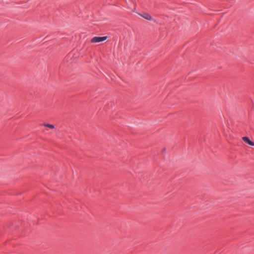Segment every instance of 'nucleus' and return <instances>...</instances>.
I'll return each mask as SVG.
<instances>
[{
  "mask_svg": "<svg viewBox=\"0 0 254 254\" xmlns=\"http://www.w3.org/2000/svg\"><path fill=\"white\" fill-rule=\"evenodd\" d=\"M141 15L144 18H145L148 20H150L151 19V16L148 13H144Z\"/></svg>",
  "mask_w": 254,
  "mask_h": 254,
  "instance_id": "obj_3",
  "label": "nucleus"
},
{
  "mask_svg": "<svg viewBox=\"0 0 254 254\" xmlns=\"http://www.w3.org/2000/svg\"><path fill=\"white\" fill-rule=\"evenodd\" d=\"M243 140L249 144V145L251 146H254V142H252L248 137L244 136L242 137Z\"/></svg>",
  "mask_w": 254,
  "mask_h": 254,
  "instance_id": "obj_2",
  "label": "nucleus"
},
{
  "mask_svg": "<svg viewBox=\"0 0 254 254\" xmlns=\"http://www.w3.org/2000/svg\"><path fill=\"white\" fill-rule=\"evenodd\" d=\"M42 125L45 126V127H49L50 128H51V129L55 128V126L53 125H52V124H43Z\"/></svg>",
  "mask_w": 254,
  "mask_h": 254,
  "instance_id": "obj_4",
  "label": "nucleus"
},
{
  "mask_svg": "<svg viewBox=\"0 0 254 254\" xmlns=\"http://www.w3.org/2000/svg\"><path fill=\"white\" fill-rule=\"evenodd\" d=\"M107 39V36L104 37H94L92 38L91 41L92 43H99L106 40Z\"/></svg>",
  "mask_w": 254,
  "mask_h": 254,
  "instance_id": "obj_1",
  "label": "nucleus"
}]
</instances>
